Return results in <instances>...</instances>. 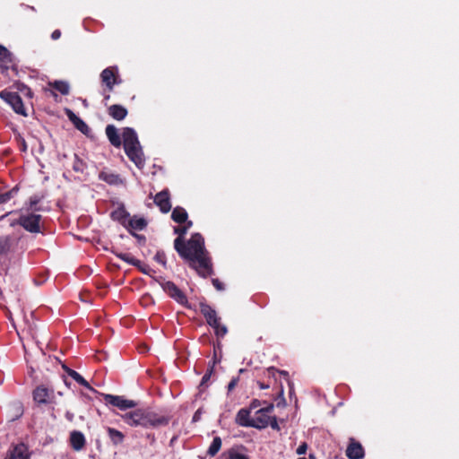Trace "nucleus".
<instances>
[{
    "instance_id": "nucleus-6",
    "label": "nucleus",
    "mask_w": 459,
    "mask_h": 459,
    "mask_svg": "<svg viewBox=\"0 0 459 459\" xmlns=\"http://www.w3.org/2000/svg\"><path fill=\"white\" fill-rule=\"evenodd\" d=\"M273 409V405L270 404L268 407L258 410L251 419V427L255 429H264L269 426L270 416L269 412Z\"/></svg>"
},
{
    "instance_id": "nucleus-8",
    "label": "nucleus",
    "mask_w": 459,
    "mask_h": 459,
    "mask_svg": "<svg viewBox=\"0 0 459 459\" xmlns=\"http://www.w3.org/2000/svg\"><path fill=\"white\" fill-rule=\"evenodd\" d=\"M100 78L108 90L112 91L114 85L119 83V82H117V68L108 67L104 69L100 74Z\"/></svg>"
},
{
    "instance_id": "nucleus-11",
    "label": "nucleus",
    "mask_w": 459,
    "mask_h": 459,
    "mask_svg": "<svg viewBox=\"0 0 459 459\" xmlns=\"http://www.w3.org/2000/svg\"><path fill=\"white\" fill-rule=\"evenodd\" d=\"M154 203L160 207L162 212H168L171 209L168 191H161L154 197Z\"/></svg>"
},
{
    "instance_id": "nucleus-3",
    "label": "nucleus",
    "mask_w": 459,
    "mask_h": 459,
    "mask_svg": "<svg viewBox=\"0 0 459 459\" xmlns=\"http://www.w3.org/2000/svg\"><path fill=\"white\" fill-rule=\"evenodd\" d=\"M124 150L127 157L139 169L145 164V157L138 140L136 132L131 127H125L122 133Z\"/></svg>"
},
{
    "instance_id": "nucleus-9",
    "label": "nucleus",
    "mask_w": 459,
    "mask_h": 459,
    "mask_svg": "<svg viewBox=\"0 0 459 459\" xmlns=\"http://www.w3.org/2000/svg\"><path fill=\"white\" fill-rule=\"evenodd\" d=\"M53 398V391L41 385L38 386L33 391V399L39 404H47L51 402Z\"/></svg>"
},
{
    "instance_id": "nucleus-22",
    "label": "nucleus",
    "mask_w": 459,
    "mask_h": 459,
    "mask_svg": "<svg viewBox=\"0 0 459 459\" xmlns=\"http://www.w3.org/2000/svg\"><path fill=\"white\" fill-rule=\"evenodd\" d=\"M8 459H29L27 447L23 444L16 446Z\"/></svg>"
},
{
    "instance_id": "nucleus-16",
    "label": "nucleus",
    "mask_w": 459,
    "mask_h": 459,
    "mask_svg": "<svg viewBox=\"0 0 459 459\" xmlns=\"http://www.w3.org/2000/svg\"><path fill=\"white\" fill-rule=\"evenodd\" d=\"M13 64L12 54L3 46H0V68L6 70Z\"/></svg>"
},
{
    "instance_id": "nucleus-47",
    "label": "nucleus",
    "mask_w": 459,
    "mask_h": 459,
    "mask_svg": "<svg viewBox=\"0 0 459 459\" xmlns=\"http://www.w3.org/2000/svg\"><path fill=\"white\" fill-rule=\"evenodd\" d=\"M258 385H259L260 389H267L269 387L268 385H264L263 383H258Z\"/></svg>"
},
{
    "instance_id": "nucleus-40",
    "label": "nucleus",
    "mask_w": 459,
    "mask_h": 459,
    "mask_svg": "<svg viewBox=\"0 0 459 459\" xmlns=\"http://www.w3.org/2000/svg\"><path fill=\"white\" fill-rule=\"evenodd\" d=\"M269 425L273 429H279V426H278V423H277V420H276V418L273 417V418H271L270 417V423Z\"/></svg>"
},
{
    "instance_id": "nucleus-33",
    "label": "nucleus",
    "mask_w": 459,
    "mask_h": 459,
    "mask_svg": "<svg viewBox=\"0 0 459 459\" xmlns=\"http://www.w3.org/2000/svg\"><path fill=\"white\" fill-rule=\"evenodd\" d=\"M229 459H248V457L236 450H230L229 451Z\"/></svg>"
},
{
    "instance_id": "nucleus-12",
    "label": "nucleus",
    "mask_w": 459,
    "mask_h": 459,
    "mask_svg": "<svg viewBox=\"0 0 459 459\" xmlns=\"http://www.w3.org/2000/svg\"><path fill=\"white\" fill-rule=\"evenodd\" d=\"M200 310L203 316L205 317L207 323L211 325H216L218 320H221L220 317L217 316L216 311L207 304H201Z\"/></svg>"
},
{
    "instance_id": "nucleus-26",
    "label": "nucleus",
    "mask_w": 459,
    "mask_h": 459,
    "mask_svg": "<svg viewBox=\"0 0 459 459\" xmlns=\"http://www.w3.org/2000/svg\"><path fill=\"white\" fill-rule=\"evenodd\" d=\"M99 178L111 185H116L120 182V178L117 175L113 173H108V172H100Z\"/></svg>"
},
{
    "instance_id": "nucleus-28",
    "label": "nucleus",
    "mask_w": 459,
    "mask_h": 459,
    "mask_svg": "<svg viewBox=\"0 0 459 459\" xmlns=\"http://www.w3.org/2000/svg\"><path fill=\"white\" fill-rule=\"evenodd\" d=\"M221 447V439L219 437H215L213 438L212 444L210 445L207 453L210 456H214L220 451Z\"/></svg>"
},
{
    "instance_id": "nucleus-13",
    "label": "nucleus",
    "mask_w": 459,
    "mask_h": 459,
    "mask_svg": "<svg viewBox=\"0 0 459 459\" xmlns=\"http://www.w3.org/2000/svg\"><path fill=\"white\" fill-rule=\"evenodd\" d=\"M106 135L110 143L115 147H120L122 144L121 137L117 127L113 125H108L105 129Z\"/></svg>"
},
{
    "instance_id": "nucleus-50",
    "label": "nucleus",
    "mask_w": 459,
    "mask_h": 459,
    "mask_svg": "<svg viewBox=\"0 0 459 459\" xmlns=\"http://www.w3.org/2000/svg\"><path fill=\"white\" fill-rule=\"evenodd\" d=\"M73 123L74 124V126H77V124H78V120H77V119H75V121H74Z\"/></svg>"
},
{
    "instance_id": "nucleus-27",
    "label": "nucleus",
    "mask_w": 459,
    "mask_h": 459,
    "mask_svg": "<svg viewBox=\"0 0 459 459\" xmlns=\"http://www.w3.org/2000/svg\"><path fill=\"white\" fill-rule=\"evenodd\" d=\"M50 85L63 95H67L69 93L70 87L66 82L55 81L54 82L50 83Z\"/></svg>"
},
{
    "instance_id": "nucleus-20",
    "label": "nucleus",
    "mask_w": 459,
    "mask_h": 459,
    "mask_svg": "<svg viewBox=\"0 0 459 459\" xmlns=\"http://www.w3.org/2000/svg\"><path fill=\"white\" fill-rule=\"evenodd\" d=\"M15 241L10 236L0 237V255L6 254L13 249Z\"/></svg>"
},
{
    "instance_id": "nucleus-5",
    "label": "nucleus",
    "mask_w": 459,
    "mask_h": 459,
    "mask_svg": "<svg viewBox=\"0 0 459 459\" xmlns=\"http://www.w3.org/2000/svg\"><path fill=\"white\" fill-rule=\"evenodd\" d=\"M0 97L13 108L14 112L24 117L27 116L22 100L16 92L3 91L0 92Z\"/></svg>"
},
{
    "instance_id": "nucleus-44",
    "label": "nucleus",
    "mask_w": 459,
    "mask_h": 459,
    "mask_svg": "<svg viewBox=\"0 0 459 459\" xmlns=\"http://www.w3.org/2000/svg\"><path fill=\"white\" fill-rule=\"evenodd\" d=\"M67 115H68L69 119H70L72 122L75 121V119H76V118H79L75 114H74V113H73L72 111H70V110L67 112Z\"/></svg>"
},
{
    "instance_id": "nucleus-18",
    "label": "nucleus",
    "mask_w": 459,
    "mask_h": 459,
    "mask_svg": "<svg viewBox=\"0 0 459 459\" xmlns=\"http://www.w3.org/2000/svg\"><path fill=\"white\" fill-rule=\"evenodd\" d=\"M251 419L249 410L241 409L237 414L236 422L243 427H251Z\"/></svg>"
},
{
    "instance_id": "nucleus-30",
    "label": "nucleus",
    "mask_w": 459,
    "mask_h": 459,
    "mask_svg": "<svg viewBox=\"0 0 459 459\" xmlns=\"http://www.w3.org/2000/svg\"><path fill=\"white\" fill-rule=\"evenodd\" d=\"M216 323V325H211V326L214 329L217 336L223 337L228 332L227 327L221 325L220 320Z\"/></svg>"
},
{
    "instance_id": "nucleus-34",
    "label": "nucleus",
    "mask_w": 459,
    "mask_h": 459,
    "mask_svg": "<svg viewBox=\"0 0 459 459\" xmlns=\"http://www.w3.org/2000/svg\"><path fill=\"white\" fill-rule=\"evenodd\" d=\"M16 140H17V142L19 143L21 151L22 152H26L27 151V143H26L24 138L22 137V135L20 134H17Z\"/></svg>"
},
{
    "instance_id": "nucleus-19",
    "label": "nucleus",
    "mask_w": 459,
    "mask_h": 459,
    "mask_svg": "<svg viewBox=\"0 0 459 459\" xmlns=\"http://www.w3.org/2000/svg\"><path fill=\"white\" fill-rule=\"evenodd\" d=\"M106 429L114 446H118L124 442L125 435L121 431L110 427H108Z\"/></svg>"
},
{
    "instance_id": "nucleus-49",
    "label": "nucleus",
    "mask_w": 459,
    "mask_h": 459,
    "mask_svg": "<svg viewBox=\"0 0 459 459\" xmlns=\"http://www.w3.org/2000/svg\"><path fill=\"white\" fill-rule=\"evenodd\" d=\"M257 406H258V402H257V401H254V402L252 403V407H253V408H256Z\"/></svg>"
},
{
    "instance_id": "nucleus-46",
    "label": "nucleus",
    "mask_w": 459,
    "mask_h": 459,
    "mask_svg": "<svg viewBox=\"0 0 459 459\" xmlns=\"http://www.w3.org/2000/svg\"><path fill=\"white\" fill-rule=\"evenodd\" d=\"M81 164L75 163L74 166V170L76 171H82V169L80 167Z\"/></svg>"
},
{
    "instance_id": "nucleus-53",
    "label": "nucleus",
    "mask_w": 459,
    "mask_h": 459,
    "mask_svg": "<svg viewBox=\"0 0 459 459\" xmlns=\"http://www.w3.org/2000/svg\"><path fill=\"white\" fill-rule=\"evenodd\" d=\"M299 459H306V458H299Z\"/></svg>"
},
{
    "instance_id": "nucleus-25",
    "label": "nucleus",
    "mask_w": 459,
    "mask_h": 459,
    "mask_svg": "<svg viewBox=\"0 0 459 459\" xmlns=\"http://www.w3.org/2000/svg\"><path fill=\"white\" fill-rule=\"evenodd\" d=\"M64 368L66 370L67 374L74 379L75 380L78 384L83 385L84 387L90 389V390H93L89 383L78 373L76 372L75 370H73V369H70V368H65L64 367Z\"/></svg>"
},
{
    "instance_id": "nucleus-51",
    "label": "nucleus",
    "mask_w": 459,
    "mask_h": 459,
    "mask_svg": "<svg viewBox=\"0 0 459 459\" xmlns=\"http://www.w3.org/2000/svg\"><path fill=\"white\" fill-rule=\"evenodd\" d=\"M105 99H106V100H108V99H109V95H107V96L105 97Z\"/></svg>"
},
{
    "instance_id": "nucleus-48",
    "label": "nucleus",
    "mask_w": 459,
    "mask_h": 459,
    "mask_svg": "<svg viewBox=\"0 0 459 459\" xmlns=\"http://www.w3.org/2000/svg\"><path fill=\"white\" fill-rule=\"evenodd\" d=\"M280 396L282 398V401L285 402V400L283 398V388L282 387L281 388V391H280Z\"/></svg>"
},
{
    "instance_id": "nucleus-37",
    "label": "nucleus",
    "mask_w": 459,
    "mask_h": 459,
    "mask_svg": "<svg viewBox=\"0 0 459 459\" xmlns=\"http://www.w3.org/2000/svg\"><path fill=\"white\" fill-rule=\"evenodd\" d=\"M212 284L218 290H222L224 289L223 284L218 279H213Z\"/></svg>"
},
{
    "instance_id": "nucleus-38",
    "label": "nucleus",
    "mask_w": 459,
    "mask_h": 459,
    "mask_svg": "<svg viewBox=\"0 0 459 459\" xmlns=\"http://www.w3.org/2000/svg\"><path fill=\"white\" fill-rule=\"evenodd\" d=\"M238 378H233V379L229 383V385H228V390H229L230 392V391H232V390L235 388V386H236V385H237V384H238Z\"/></svg>"
},
{
    "instance_id": "nucleus-7",
    "label": "nucleus",
    "mask_w": 459,
    "mask_h": 459,
    "mask_svg": "<svg viewBox=\"0 0 459 459\" xmlns=\"http://www.w3.org/2000/svg\"><path fill=\"white\" fill-rule=\"evenodd\" d=\"M103 398L107 403L113 405L122 411L134 408L136 406V403L134 401L128 400L124 396L105 394H103Z\"/></svg>"
},
{
    "instance_id": "nucleus-23",
    "label": "nucleus",
    "mask_w": 459,
    "mask_h": 459,
    "mask_svg": "<svg viewBox=\"0 0 459 459\" xmlns=\"http://www.w3.org/2000/svg\"><path fill=\"white\" fill-rule=\"evenodd\" d=\"M146 221L143 218L133 217L128 219L126 226L135 230H142L145 228Z\"/></svg>"
},
{
    "instance_id": "nucleus-42",
    "label": "nucleus",
    "mask_w": 459,
    "mask_h": 459,
    "mask_svg": "<svg viewBox=\"0 0 459 459\" xmlns=\"http://www.w3.org/2000/svg\"><path fill=\"white\" fill-rule=\"evenodd\" d=\"M155 259L162 264H165V261H164V255L163 254H160V253H157L156 255H155Z\"/></svg>"
},
{
    "instance_id": "nucleus-32",
    "label": "nucleus",
    "mask_w": 459,
    "mask_h": 459,
    "mask_svg": "<svg viewBox=\"0 0 459 459\" xmlns=\"http://www.w3.org/2000/svg\"><path fill=\"white\" fill-rule=\"evenodd\" d=\"M192 226V221H187L186 222V226H183V227H177L174 229V231L176 234H178L179 237L178 238H181L182 236H184L186 231L188 230V229Z\"/></svg>"
},
{
    "instance_id": "nucleus-2",
    "label": "nucleus",
    "mask_w": 459,
    "mask_h": 459,
    "mask_svg": "<svg viewBox=\"0 0 459 459\" xmlns=\"http://www.w3.org/2000/svg\"><path fill=\"white\" fill-rule=\"evenodd\" d=\"M124 421L131 427L157 428L169 423V418L149 409H137L122 415Z\"/></svg>"
},
{
    "instance_id": "nucleus-24",
    "label": "nucleus",
    "mask_w": 459,
    "mask_h": 459,
    "mask_svg": "<svg viewBox=\"0 0 459 459\" xmlns=\"http://www.w3.org/2000/svg\"><path fill=\"white\" fill-rule=\"evenodd\" d=\"M171 218L178 223H183L187 219V212L182 207H176L172 212Z\"/></svg>"
},
{
    "instance_id": "nucleus-31",
    "label": "nucleus",
    "mask_w": 459,
    "mask_h": 459,
    "mask_svg": "<svg viewBox=\"0 0 459 459\" xmlns=\"http://www.w3.org/2000/svg\"><path fill=\"white\" fill-rule=\"evenodd\" d=\"M17 193V190L15 188L12 189L11 191H8L4 194L0 195V204L6 203L11 198L14 196V195Z\"/></svg>"
},
{
    "instance_id": "nucleus-21",
    "label": "nucleus",
    "mask_w": 459,
    "mask_h": 459,
    "mask_svg": "<svg viewBox=\"0 0 459 459\" xmlns=\"http://www.w3.org/2000/svg\"><path fill=\"white\" fill-rule=\"evenodd\" d=\"M111 217L113 220L119 221L122 225L126 226L129 214L123 207H120L111 212Z\"/></svg>"
},
{
    "instance_id": "nucleus-39",
    "label": "nucleus",
    "mask_w": 459,
    "mask_h": 459,
    "mask_svg": "<svg viewBox=\"0 0 459 459\" xmlns=\"http://www.w3.org/2000/svg\"><path fill=\"white\" fill-rule=\"evenodd\" d=\"M201 416H202V410H201V409H198V410L195 412V414H194V416H193V421H194V422H196V421L200 420Z\"/></svg>"
},
{
    "instance_id": "nucleus-10",
    "label": "nucleus",
    "mask_w": 459,
    "mask_h": 459,
    "mask_svg": "<svg viewBox=\"0 0 459 459\" xmlns=\"http://www.w3.org/2000/svg\"><path fill=\"white\" fill-rule=\"evenodd\" d=\"M162 288L171 298L176 299L178 302L183 304L186 301L184 293L171 281H166L163 283Z\"/></svg>"
},
{
    "instance_id": "nucleus-43",
    "label": "nucleus",
    "mask_w": 459,
    "mask_h": 459,
    "mask_svg": "<svg viewBox=\"0 0 459 459\" xmlns=\"http://www.w3.org/2000/svg\"><path fill=\"white\" fill-rule=\"evenodd\" d=\"M143 273H149V267L145 264H143L141 263V265L140 266H137Z\"/></svg>"
},
{
    "instance_id": "nucleus-4",
    "label": "nucleus",
    "mask_w": 459,
    "mask_h": 459,
    "mask_svg": "<svg viewBox=\"0 0 459 459\" xmlns=\"http://www.w3.org/2000/svg\"><path fill=\"white\" fill-rule=\"evenodd\" d=\"M41 215L36 213L22 214L20 218L11 223L12 226L21 225L24 230L32 233L40 231Z\"/></svg>"
},
{
    "instance_id": "nucleus-1",
    "label": "nucleus",
    "mask_w": 459,
    "mask_h": 459,
    "mask_svg": "<svg viewBox=\"0 0 459 459\" xmlns=\"http://www.w3.org/2000/svg\"><path fill=\"white\" fill-rule=\"evenodd\" d=\"M174 247L199 275L203 277L212 275V261L204 247V238L199 233L192 235L186 243H184L181 238H177L174 241Z\"/></svg>"
},
{
    "instance_id": "nucleus-45",
    "label": "nucleus",
    "mask_w": 459,
    "mask_h": 459,
    "mask_svg": "<svg viewBox=\"0 0 459 459\" xmlns=\"http://www.w3.org/2000/svg\"><path fill=\"white\" fill-rule=\"evenodd\" d=\"M211 372L212 370L209 372V373H206L203 378H202V384H204L206 381L209 380L210 377H211Z\"/></svg>"
},
{
    "instance_id": "nucleus-15",
    "label": "nucleus",
    "mask_w": 459,
    "mask_h": 459,
    "mask_svg": "<svg viewBox=\"0 0 459 459\" xmlns=\"http://www.w3.org/2000/svg\"><path fill=\"white\" fill-rule=\"evenodd\" d=\"M70 442L72 447L76 450H82L85 446V437L80 431H73L70 435Z\"/></svg>"
},
{
    "instance_id": "nucleus-17",
    "label": "nucleus",
    "mask_w": 459,
    "mask_h": 459,
    "mask_svg": "<svg viewBox=\"0 0 459 459\" xmlns=\"http://www.w3.org/2000/svg\"><path fill=\"white\" fill-rule=\"evenodd\" d=\"M108 114L116 120H123L127 115V110L121 105H112L108 108Z\"/></svg>"
},
{
    "instance_id": "nucleus-29",
    "label": "nucleus",
    "mask_w": 459,
    "mask_h": 459,
    "mask_svg": "<svg viewBox=\"0 0 459 459\" xmlns=\"http://www.w3.org/2000/svg\"><path fill=\"white\" fill-rule=\"evenodd\" d=\"M117 257H119L121 260L130 264H133L134 266H140L141 265V261L134 258L133 255H131L130 254H127V253H120V254H117Z\"/></svg>"
},
{
    "instance_id": "nucleus-41",
    "label": "nucleus",
    "mask_w": 459,
    "mask_h": 459,
    "mask_svg": "<svg viewBox=\"0 0 459 459\" xmlns=\"http://www.w3.org/2000/svg\"><path fill=\"white\" fill-rule=\"evenodd\" d=\"M61 37V31L59 30H55L52 34H51V38L52 39L54 40H56L58 39L59 38Z\"/></svg>"
},
{
    "instance_id": "nucleus-36",
    "label": "nucleus",
    "mask_w": 459,
    "mask_h": 459,
    "mask_svg": "<svg viewBox=\"0 0 459 459\" xmlns=\"http://www.w3.org/2000/svg\"><path fill=\"white\" fill-rule=\"evenodd\" d=\"M307 446L306 443H302L298 448H297V454L298 455H303L307 452Z\"/></svg>"
},
{
    "instance_id": "nucleus-14",
    "label": "nucleus",
    "mask_w": 459,
    "mask_h": 459,
    "mask_svg": "<svg viewBox=\"0 0 459 459\" xmlns=\"http://www.w3.org/2000/svg\"><path fill=\"white\" fill-rule=\"evenodd\" d=\"M346 455L350 459H361L364 455L362 446L357 442H351L347 447Z\"/></svg>"
},
{
    "instance_id": "nucleus-35",
    "label": "nucleus",
    "mask_w": 459,
    "mask_h": 459,
    "mask_svg": "<svg viewBox=\"0 0 459 459\" xmlns=\"http://www.w3.org/2000/svg\"><path fill=\"white\" fill-rule=\"evenodd\" d=\"M76 119L78 120V124H77V126H75L77 127V129H79L82 133H84L86 130H88V126L81 118H76Z\"/></svg>"
},
{
    "instance_id": "nucleus-52",
    "label": "nucleus",
    "mask_w": 459,
    "mask_h": 459,
    "mask_svg": "<svg viewBox=\"0 0 459 459\" xmlns=\"http://www.w3.org/2000/svg\"><path fill=\"white\" fill-rule=\"evenodd\" d=\"M35 204H36V202H31L30 206H32Z\"/></svg>"
}]
</instances>
